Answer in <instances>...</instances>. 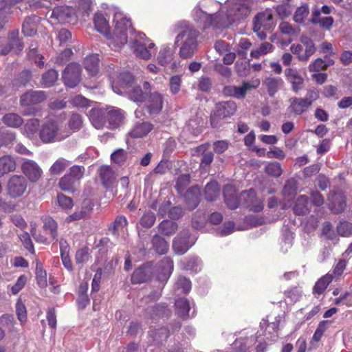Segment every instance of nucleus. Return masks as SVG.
<instances>
[{"mask_svg":"<svg viewBox=\"0 0 352 352\" xmlns=\"http://www.w3.org/2000/svg\"><path fill=\"white\" fill-rule=\"evenodd\" d=\"M256 341L254 331L244 329L239 332V336L233 342L232 349L237 352H252Z\"/></svg>","mask_w":352,"mask_h":352,"instance_id":"7","label":"nucleus"},{"mask_svg":"<svg viewBox=\"0 0 352 352\" xmlns=\"http://www.w3.org/2000/svg\"><path fill=\"white\" fill-rule=\"evenodd\" d=\"M109 124L111 129L119 127L124 119V113L120 109L110 107L107 109Z\"/></svg>","mask_w":352,"mask_h":352,"instance_id":"21","label":"nucleus"},{"mask_svg":"<svg viewBox=\"0 0 352 352\" xmlns=\"http://www.w3.org/2000/svg\"><path fill=\"white\" fill-rule=\"evenodd\" d=\"M195 243V239L190 238L188 230L182 231L173 243V248L177 254H184Z\"/></svg>","mask_w":352,"mask_h":352,"instance_id":"13","label":"nucleus"},{"mask_svg":"<svg viewBox=\"0 0 352 352\" xmlns=\"http://www.w3.org/2000/svg\"><path fill=\"white\" fill-rule=\"evenodd\" d=\"M114 36L110 38L109 47L118 50L129 42V45L136 57L148 60L153 54L155 44L144 33L135 31L131 22L123 12L114 9Z\"/></svg>","mask_w":352,"mask_h":352,"instance_id":"2","label":"nucleus"},{"mask_svg":"<svg viewBox=\"0 0 352 352\" xmlns=\"http://www.w3.org/2000/svg\"><path fill=\"white\" fill-rule=\"evenodd\" d=\"M70 164V162L65 158H58L50 168L49 172L52 175H58L62 173L67 167Z\"/></svg>","mask_w":352,"mask_h":352,"instance_id":"45","label":"nucleus"},{"mask_svg":"<svg viewBox=\"0 0 352 352\" xmlns=\"http://www.w3.org/2000/svg\"><path fill=\"white\" fill-rule=\"evenodd\" d=\"M81 67L78 63L69 64L63 74V80L65 85L71 88L76 87L81 80Z\"/></svg>","mask_w":352,"mask_h":352,"instance_id":"12","label":"nucleus"},{"mask_svg":"<svg viewBox=\"0 0 352 352\" xmlns=\"http://www.w3.org/2000/svg\"><path fill=\"white\" fill-rule=\"evenodd\" d=\"M274 46L268 43H262L258 47L253 49L250 52V56L253 58H258L261 56H264L274 50Z\"/></svg>","mask_w":352,"mask_h":352,"instance_id":"46","label":"nucleus"},{"mask_svg":"<svg viewBox=\"0 0 352 352\" xmlns=\"http://www.w3.org/2000/svg\"><path fill=\"white\" fill-rule=\"evenodd\" d=\"M93 0H76L74 12L78 20H85L92 11Z\"/></svg>","mask_w":352,"mask_h":352,"instance_id":"22","label":"nucleus"},{"mask_svg":"<svg viewBox=\"0 0 352 352\" xmlns=\"http://www.w3.org/2000/svg\"><path fill=\"white\" fill-rule=\"evenodd\" d=\"M107 109L94 107L89 112L88 116L92 125L97 129H102L106 124Z\"/></svg>","mask_w":352,"mask_h":352,"instance_id":"19","label":"nucleus"},{"mask_svg":"<svg viewBox=\"0 0 352 352\" xmlns=\"http://www.w3.org/2000/svg\"><path fill=\"white\" fill-rule=\"evenodd\" d=\"M255 0H214L200 3L192 10L194 19L204 28L223 29L247 19Z\"/></svg>","mask_w":352,"mask_h":352,"instance_id":"1","label":"nucleus"},{"mask_svg":"<svg viewBox=\"0 0 352 352\" xmlns=\"http://www.w3.org/2000/svg\"><path fill=\"white\" fill-rule=\"evenodd\" d=\"M144 102L150 115L158 114L162 109L163 96L161 94L155 91L146 98Z\"/></svg>","mask_w":352,"mask_h":352,"instance_id":"16","label":"nucleus"},{"mask_svg":"<svg viewBox=\"0 0 352 352\" xmlns=\"http://www.w3.org/2000/svg\"><path fill=\"white\" fill-rule=\"evenodd\" d=\"M285 76L287 80L291 83L292 90L294 92H298L302 89L304 79L297 69L287 68L285 70Z\"/></svg>","mask_w":352,"mask_h":352,"instance_id":"18","label":"nucleus"},{"mask_svg":"<svg viewBox=\"0 0 352 352\" xmlns=\"http://www.w3.org/2000/svg\"><path fill=\"white\" fill-rule=\"evenodd\" d=\"M3 122L9 127L17 128L23 122V118L14 113H7L2 118Z\"/></svg>","mask_w":352,"mask_h":352,"instance_id":"42","label":"nucleus"},{"mask_svg":"<svg viewBox=\"0 0 352 352\" xmlns=\"http://www.w3.org/2000/svg\"><path fill=\"white\" fill-rule=\"evenodd\" d=\"M27 186V181L23 176L14 175L7 184L8 194L12 198L20 197L26 191Z\"/></svg>","mask_w":352,"mask_h":352,"instance_id":"11","label":"nucleus"},{"mask_svg":"<svg viewBox=\"0 0 352 352\" xmlns=\"http://www.w3.org/2000/svg\"><path fill=\"white\" fill-rule=\"evenodd\" d=\"M77 183V181L67 173L60 179L58 185L63 191L73 192L76 188Z\"/></svg>","mask_w":352,"mask_h":352,"instance_id":"41","label":"nucleus"},{"mask_svg":"<svg viewBox=\"0 0 352 352\" xmlns=\"http://www.w3.org/2000/svg\"><path fill=\"white\" fill-rule=\"evenodd\" d=\"M192 304L193 302L190 303V301L185 298L177 299L175 303L176 314L179 317L182 318L188 316L189 315L191 305Z\"/></svg>","mask_w":352,"mask_h":352,"instance_id":"33","label":"nucleus"},{"mask_svg":"<svg viewBox=\"0 0 352 352\" xmlns=\"http://www.w3.org/2000/svg\"><path fill=\"white\" fill-rule=\"evenodd\" d=\"M273 18L271 10L267 9L258 13L254 19V31L258 32L261 29L269 30L273 25Z\"/></svg>","mask_w":352,"mask_h":352,"instance_id":"15","label":"nucleus"},{"mask_svg":"<svg viewBox=\"0 0 352 352\" xmlns=\"http://www.w3.org/2000/svg\"><path fill=\"white\" fill-rule=\"evenodd\" d=\"M74 9L67 6L54 8L50 15L49 22L54 24L66 23L76 24L78 21Z\"/></svg>","mask_w":352,"mask_h":352,"instance_id":"6","label":"nucleus"},{"mask_svg":"<svg viewBox=\"0 0 352 352\" xmlns=\"http://www.w3.org/2000/svg\"><path fill=\"white\" fill-rule=\"evenodd\" d=\"M15 168L16 163L12 157L5 155L0 158V177L9 172L14 171Z\"/></svg>","mask_w":352,"mask_h":352,"instance_id":"36","label":"nucleus"},{"mask_svg":"<svg viewBox=\"0 0 352 352\" xmlns=\"http://www.w3.org/2000/svg\"><path fill=\"white\" fill-rule=\"evenodd\" d=\"M40 18L36 15L27 17L22 25V32L26 36H32L36 33Z\"/></svg>","mask_w":352,"mask_h":352,"instance_id":"27","label":"nucleus"},{"mask_svg":"<svg viewBox=\"0 0 352 352\" xmlns=\"http://www.w3.org/2000/svg\"><path fill=\"white\" fill-rule=\"evenodd\" d=\"M293 210L294 213L298 215L307 213L309 210L307 197L305 195L299 196L296 201Z\"/></svg>","mask_w":352,"mask_h":352,"instance_id":"38","label":"nucleus"},{"mask_svg":"<svg viewBox=\"0 0 352 352\" xmlns=\"http://www.w3.org/2000/svg\"><path fill=\"white\" fill-rule=\"evenodd\" d=\"M39 120L38 119H30L25 124L23 133L30 138L35 136L38 131Z\"/></svg>","mask_w":352,"mask_h":352,"instance_id":"48","label":"nucleus"},{"mask_svg":"<svg viewBox=\"0 0 352 352\" xmlns=\"http://www.w3.org/2000/svg\"><path fill=\"white\" fill-rule=\"evenodd\" d=\"M107 13L105 15L102 12H96L94 15V23L96 30L104 35L108 40L109 45L110 38L114 36V32L112 34H109V19H107Z\"/></svg>","mask_w":352,"mask_h":352,"instance_id":"17","label":"nucleus"},{"mask_svg":"<svg viewBox=\"0 0 352 352\" xmlns=\"http://www.w3.org/2000/svg\"><path fill=\"white\" fill-rule=\"evenodd\" d=\"M333 19L331 16L322 17L320 9L315 7L312 11L311 22L313 24H318L321 28L330 30L333 23Z\"/></svg>","mask_w":352,"mask_h":352,"instance_id":"26","label":"nucleus"},{"mask_svg":"<svg viewBox=\"0 0 352 352\" xmlns=\"http://www.w3.org/2000/svg\"><path fill=\"white\" fill-rule=\"evenodd\" d=\"M240 198L241 204L250 211L258 212L263 209V199L258 197L253 189L242 192Z\"/></svg>","mask_w":352,"mask_h":352,"instance_id":"10","label":"nucleus"},{"mask_svg":"<svg viewBox=\"0 0 352 352\" xmlns=\"http://www.w3.org/2000/svg\"><path fill=\"white\" fill-rule=\"evenodd\" d=\"M36 47V44H31L29 47L28 56L30 60H34L36 64H38L39 67H42L44 64L43 61L41 60L43 56L37 54Z\"/></svg>","mask_w":352,"mask_h":352,"instance_id":"62","label":"nucleus"},{"mask_svg":"<svg viewBox=\"0 0 352 352\" xmlns=\"http://www.w3.org/2000/svg\"><path fill=\"white\" fill-rule=\"evenodd\" d=\"M199 32L193 27H184L175 38V45L179 47V56L182 59L191 58L195 54L198 41Z\"/></svg>","mask_w":352,"mask_h":352,"instance_id":"3","label":"nucleus"},{"mask_svg":"<svg viewBox=\"0 0 352 352\" xmlns=\"http://www.w3.org/2000/svg\"><path fill=\"white\" fill-rule=\"evenodd\" d=\"M14 6L0 3V28L8 22Z\"/></svg>","mask_w":352,"mask_h":352,"instance_id":"51","label":"nucleus"},{"mask_svg":"<svg viewBox=\"0 0 352 352\" xmlns=\"http://www.w3.org/2000/svg\"><path fill=\"white\" fill-rule=\"evenodd\" d=\"M152 242L153 248L157 253L164 254L167 252L168 250V244L162 236L157 234L155 235L153 238Z\"/></svg>","mask_w":352,"mask_h":352,"instance_id":"52","label":"nucleus"},{"mask_svg":"<svg viewBox=\"0 0 352 352\" xmlns=\"http://www.w3.org/2000/svg\"><path fill=\"white\" fill-rule=\"evenodd\" d=\"M21 170L32 183H36L42 177L43 170L39 165L31 160H25L21 164Z\"/></svg>","mask_w":352,"mask_h":352,"instance_id":"14","label":"nucleus"},{"mask_svg":"<svg viewBox=\"0 0 352 352\" xmlns=\"http://www.w3.org/2000/svg\"><path fill=\"white\" fill-rule=\"evenodd\" d=\"M278 28L281 33L288 36H297L300 32L299 28H294L290 23L285 21L280 23Z\"/></svg>","mask_w":352,"mask_h":352,"instance_id":"58","label":"nucleus"},{"mask_svg":"<svg viewBox=\"0 0 352 352\" xmlns=\"http://www.w3.org/2000/svg\"><path fill=\"white\" fill-rule=\"evenodd\" d=\"M94 204L91 200L87 199L83 201L82 207L80 211H76L71 215L68 216L65 221L70 223L74 221L80 220L85 218L89 212L93 209Z\"/></svg>","mask_w":352,"mask_h":352,"instance_id":"30","label":"nucleus"},{"mask_svg":"<svg viewBox=\"0 0 352 352\" xmlns=\"http://www.w3.org/2000/svg\"><path fill=\"white\" fill-rule=\"evenodd\" d=\"M58 72L54 69H50L45 73L41 79V85L45 87H52L58 79Z\"/></svg>","mask_w":352,"mask_h":352,"instance_id":"53","label":"nucleus"},{"mask_svg":"<svg viewBox=\"0 0 352 352\" xmlns=\"http://www.w3.org/2000/svg\"><path fill=\"white\" fill-rule=\"evenodd\" d=\"M162 274L159 276L161 281H167L173 271V261L169 257L164 258L160 263Z\"/></svg>","mask_w":352,"mask_h":352,"instance_id":"32","label":"nucleus"},{"mask_svg":"<svg viewBox=\"0 0 352 352\" xmlns=\"http://www.w3.org/2000/svg\"><path fill=\"white\" fill-rule=\"evenodd\" d=\"M84 65L89 76H96L99 71V55L93 54L87 56L84 60Z\"/></svg>","mask_w":352,"mask_h":352,"instance_id":"28","label":"nucleus"},{"mask_svg":"<svg viewBox=\"0 0 352 352\" xmlns=\"http://www.w3.org/2000/svg\"><path fill=\"white\" fill-rule=\"evenodd\" d=\"M223 195L225 202L230 209H235L241 204V198L236 197L235 188L232 185H226L224 187Z\"/></svg>","mask_w":352,"mask_h":352,"instance_id":"23","label":"nucleus"},{"mask_svg":"<svg viewBox=\"0 0 352 352\" xmlns=\"http://www.w3.org/2000/svg\"><path fill=\"white\" fill-rule=\"evenodd\" d=\"M82 125V120L80 115L77 113H73L68 122L67 129L70 131V135L76 131H78Z\"/></svg>","mask_w":352,"mask_h":352,"instance_id":"56","label":"nucleus"},{"mask_svg":"<svg viewBox=\"0 0 352 352\" xmlns=\"http://www.w3.org/2000/svg\"><path fill=\"white\" fill-rule=\"evenodd\" d=\"M309 107L304 98H295L292 100L290 109L296 115H300L306 111Z\"/></svg>","mask_w":352,"mask_h":352,"instance_id":"39","label":"nucleus"},{"mask_svg":"<svg viewBox=\"0 0 352 352\" xmlns=\"http://www.w3.org/2000/svg\"><path fill=\"white\" fill-rule=\"evenodd\" d=\"M191 287L190 280L184 276H179L175 285L176 292L178 294H188L190 292Z\"/></svg>","mask_w":352,"mask_h":352,"instance_id":"49","label":"nucleus"},{"mask_svg":"<svg viewBox=\"0 0 352 352\" xmlns=\"http://www.w3.org/2000/svg\"><path fill=\"white\" fill-rule=\"evenodd\" d=\"M46 99V94L43 91H29L24 94L21 98L22 106L33 105L40 103Z\"/></svg>","mask_w":352,"mask_h":352,"instance_id":"20","label":"nucleus"},{"mask_svg":"<svg viewBox=\"0 0 352 352\" xmlns=\"http://www.w3.org/2000/svg\"><path fill=\"white\" fill-rule=\"evenodd\" d=\"M153 129V125L149 122H138L134 125L129 135L133 138H142L146 136Z\"/></svg>","mask_w":352,"mask_h":352,"instance_id":"25","label":"nucleus"},{"mask_svg":"<svg viewBox=\"0 0 352 352\" xmlns=\"http://www.w3.org/2000/svg\"><path fill=\"white\" fill-rule=\"evenodd\" d=\"M180 265L184 269L188 270H191L193 272H198L201 269V260L196 256H193L188 258H184L181 261Z\"/></svg>","mask_w":352,"mask_h":352,"instance_id":"37","label":"nucleus"},{"mask_svg":"<svg viewBox=\"0 0 352 352\" xmlns=\"http://www.w3.org/2000/svg\"><path fill=\"white\" fill-rule=\"evenodd\" d=\"M309 14L308 6L303 4L300 7L298 8L294 15V21L300 24L305 23V19Z\"/></svg>","mask_w":352,"mask_h":352,"instance_id":"54","label":"nucleus"},{"mask_svg":"<svg viewBox=\"0 0 352 352\" xmlns=\"http://www.w3.org/2000/svg\"><path fill=\"white\" fill-rule=\"evenodd\" d=\"M329 201L331 202L330 208L336 213L342 212L345 207V199L341 194H333L329 197Z\"/></svg>","mask_w":352,"mask_h":352,"instance_id":"35","label":"nucleus"},{"mask_svg":"<svg viewBox=\"0 0 352 352\" xmlns=\"http://www.w3.org/2000/svg\"><path fill=\"white\" fill-rule=\"evenodd\" d=\"M177 224L169 220H164L159 225V232L165 236H171L177 230Z\"/></svg>","mask_w":352,"mask_h":352,"instance_id":"47","label":"nucleus"},{"mask_svg":"<svg viewBox=\"0 0 352 352\" xmlns=\"http://www.w3.org/2000/svg\"><path fill=\"white\" fill-rule=\"evenodd\" d=\"M175 55L174 50L169 45L164 44L160 47L157 56V60L162 66H166L173 60Z\"/></svg>","mask_w":352,"mask_h":352,"instance_id":"24","label":"nucleus"},{"mask_svg":"<svg viewBox=\"0 0 352 352\" xmlns=\"http://www.w3.org/2000/svg\"><path fill=\"white\" fill-rule=\"evenodd\" d=\"M338 232L342 236H350L352 235V223L347 221L340 222L338 226Z\"/></svg>","mask_w":352,"mask_h":352,"instance_id":"64","label":"nucleus"},{"mask_svg":"<svg viewBox=\"0 0 352 352\" xmlns=\"http://www.w3.org/2000/svg\"><path fill=\"white\" fill-rule=\"evenodd\" d=\"M297 183L295 179H291L286 182L283 190V195L285 201H290L296 194Z\"/></svg>","mask_w":352,"mask_h":352,"instance_id":"43","label":"nucleus"},{"mask_svg":"<svg viewBox=\"0 0 352 352\" xmlns=\"http://www.w3.org/2000/svg\"><path fill=\"white\" fill-rule=\"evenodd\" d=\"M283 83V80L280 78L268 76L265 78L263 82L267 89V92L270 96H274V94L278 91L279 88Z\"/></svg>","mask_w":352,"mask_h":352,"instance_id":"31","label":"nucleus"},{"mask_svg":"<svg viewBox=\"0 0 352 352\" xmlns=\"http://www.w3.org/2000/svg\"><path fill=\"white\" fill-rule=\"evenodd\" d=\"M219 194V186L217 182H209L205 188V196L207 200L214 201Z\"/></svg>","mask_w":352,"mask_h":352,"instance_id":"50","label":"nucleus"},{"mask_svg":"<svg viewBox=\"0 0 352 352\" xmlns=\"http://www.w3.org/2000/svg\"><path fill=\"white\" fill-rule=\"evenodd\" d=\"M113 91L118 94H127L135 102H143L146 99V94L140 86L133 85V77L129 72L120 73L116 80L111 82Z\"/></svg>","mask_w":352,"mask_h":352,"instance_id":"4","label":"nucleus"},{"mask_svg":"<svg viewBox=\"0 0 352 352\" xmlns=\"http://www.w3.org/2000/svg\"><path fill=\"white\" fill-rule=\"evenodd\" d=\"M236 104L234 101L221 102L216 105V110L211 116L210 122L213 128H217V119L230 117L235 113Z\"/></svg>","mask_w":352,"mask_h":352,"instance_id":"9","label":"nucleus"},{"mask_svg":"<svg viewBox=\"0 0 352 352\" xmlns=\"http://www.w3.org/2000/svg\"><path fill=\"white\" fill-rule=\"evenodd\" d=\"M99 175L103 184L108 187L111 186L116 179L114 171L108 166H102L99 170Z\"/></svg>","mask_w":352,"mask_h":352,"instance_id":"34","label":"nucleus"},{"mask_svg":"<svg viewBox=\"0 0 352 352\" xmlns=\"http://www.w3.org/2000/svg\"><path fill=\"white\" fill-rule=\"evenodd\" d=\"M331 280L332 276L330 274H326L325 276H322L316 282L314 287V293L318 294H322L325 290L329 284L331 282Z\"/></svg>","mask_w":352,"mask_h":352,"instance_id":"55","label":"nucleus"},{"mask_svg":"<svg viewBox=\"0 0 352 352\" xmlns=\"http://www.w3.org/2000/svg\"><path fill=\"white\" fill-rule=\"evenodd\" d=\"M201 195L200 189L197 187L192 188L187 193V198L189 199L190 197L192 198V201L188 202V206L190 209H194L196 208L199 202Z\"/></svg>","mask_w":352,"mask_h":352,"instance_id":"57","label":"nucleus"},{"mask_svg":"<svg viewBox=\"0 0 352 352\" xmlns=\"http://www.w3.org/2000/svg\"><path fill=\"white\" fill-rule=\"evenodd\" d=\"M207 145H201L197 148V151L199 153H204L201 161V166L204 167L212 163L214 159V154L212 152L204 153L206 150Z\"/></svg>","mask_w":352,"mask_h":352,"instance_id":"60","label":"nucleus"},{"mask_svg":"<svg viewBox=\"0 0 352 352\" xmlns=\"http://www.w3.org/2000/svg\"><path fill=\"white\" fill-rule=\"evenodd\" d=\"M43 226V230L45 234H48L51 240H54L58 236V225L56 221L51 217H44L42 219Z\"/></svg>","mask_w":352,"mask_h":352,"instance_id":"29","label":"nucleus"},{"mask_svg":"<svg viewBox=\"0 0 352 352\" xmlns=\"http://www.w3.org/2000/svg\"><path fill=\"white\" fill-rule=\"evenodd\" d=\"M127 157V151L123 148H118L111 155V160L118 165L123 164Z\"/></svg>","mask_w":352,"mask_h":352,"instance_id":"59","label":"nucleus"},{"mask_svg":"<svg viewBox=\"0 0 352 352\" xmlns=\"http://www.w3.org/2000/svg\"><path fill=\"white\" fill-rule=\"evenodd\" d=\"M36 276L37 283L41 287H45L47 286V273L40 264L36 265Z\"/></svg>","mask_w":352,"mask_h":352,"instance_id":"61","label":"nucleus"},{"mask_svg":"<svg viewBox=\"0 0 352 352\" xmlns=\"http://www.w3.org/2000/svg\"><path fill=\"white\" fill-rule=\"evenodd\" d=\"M57 200L59 206L64 210H69L72 209L74 206L72 199L63 194H58Z\"/></svg>","mask_w":352,"mask_h":352,"instance_id":"63","label":"nucleus"},{"mask_svg":"<svg viewBox=\"0 0 352 352\" xmlns=\"http://www.w3.org/2000/svg\"><path fill=\"white\" fill-rule=\"evenodd\" d=\"M69 135L70 131L58 120L47 121L39 131L41 140L46 144L63 141Z\"/></svg>","mask_w":352,"mask_h":352,"instance_id":"5","label":"nucleus"},{"mask_svg":"<svg viewBox=\"0 0 352 352\" xmlns=\"http://www.w3.org/2000/svg\"><path fill=\"white\" fill-rule=\"evenodd\" d=\"M333 64L334 61L329 58L325 57L324 59L317 58L309 65V70L310 72H319L325 69Z\"/></svg>","mask_w":352,"mask_h":352,"instance_id":"40","label":"nucleus"},{"mask_svg":"<svg viewBox=\"0 0 352 352\" xmlns=\"http://www.w3.org/2000/svg\"><path fill=\"white\" fill-rule=\"evenodd\" d=\"M60 256L64 267L69 271L72 270V263L69 256V246L65 241H60Z\"/></svg>","mask_w":352,"mask_h":352,"instance_id":"44","label":"nucleus"},{"mask_svg":"<svg viewBox=\"0 0 352 352\" xmlns=\"http://www.w3.org/2000/svg\"><path fill=\"white\" fill-rule=\"evenodd\" d=\"M261 84L258 78H252L250 81H243L241 87L229 85L224 87L223 93L227 96H232L236 98H243L247 91L256 89Z\"/></svg>","mask_w":352,"mask_h":352,"instance_id":"8","label":"nucleus"}]
</instances>
